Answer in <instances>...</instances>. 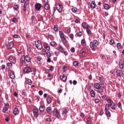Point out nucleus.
<instances>
[{
    "label": "nucleus",
    "instance_id": "nucleus-15",
    "mask_svg": "<svg viewBox=\"0 0 124 124\" xmlns=\"http://www.w3.org/2000/svg\"><path fill=\"white\" fill-rule=\"evenodd\" d=\"M33 113L35 118H37L38 116V109H33Z\"/></svg>",
    "mask_w": 124,
    "mask_h": 124
},
{
    "label": "nucleus",
    "instance_id": "nucleus-44",
    "mask_svg": "<svg viewBox=\"0 0 124 124\" xmlns=\"http://www.w3.org/2000/svg\"><path fill=\"white\" fill-rule=\"evenodd\" d=\"M78 64L79 62H78L77 61H75L73 62V65H74V66H78Z\"/></svg>",
    "mask_w": 124,
    "mask_h": 124
},
{
    "label": "nucleus",
    "instance_id": "nucleus-17",
    "mask_svg": "<svg viewBox=\"0 0 124 124\" xmlns=\"http://www.w3.org/2000/svg\"><path fill=\"white\" fill-rule=\"evenodd\" d=\"M107 101L108 102V105L110 106L111 104H113L114 103V102H113V101L112 100V99H111V98H108L107 99Z\"/></svg>",
    "mask_w": 124,
    "mask_h": 124
},
{
    "label": "nucleus",
    "instance_id": "nucleus-43",
    "mask_svg": "<svg viewBox=\"0 0 124 124\" xmlns=\"http://www.w3.org/2000/svg\"><path fill=\"white\" fill-rule=\"evenodd\" d=\"M34 19H35V16H32L31 17V21H32V23H35Z\"/></svg>",
    "mask_w": 124,
    "mask_h": 124
},
{
    "label": "nucleus",
    "instance_id": "nucleus-61",
    "mask_svg": "<svg viewBox=\"0 0 124 124\" xmlns=\"http://www.w3.org/2000/svg\"><path fill=\"white\" fill-rule=\"evenodd\" d=\"M67 69L66 68V66H63V72H65V71H66Z\"/></svg>",
    "mask_w": 124,
    "mask_h": 124
},
{
    "label": "nucleus",
    "instance_id": "nucleus-7",
    "mask_svg": "<svg viewBox=\"0 0 124 124\" xmlns=\"http://www.w3.org/2000/svg\"><path fill=\"white\" fill-rule=\"evenodd\" d=\"M42 7V6L41 5L40 3H37L35 5V10H36V11H39V10H40V9Z\"/></svg>",
    "mask_w": 124,
    "mask_h": 124
},
{
    "label": "nucleus",
    "instance_id": "nucleus-20",
    "mask_svg": "<svg viewBox=\"0 0 124 124\" xmlns=\"http://www.w3.org/2000/svg\"><path fill=\"white\" fill-rule=\"evenodd\" d=\"M44 7L46 10H50V5H49L48 3L45 4Z\"/></svg>",
    "mask_w": 124,
    "mask_h": 124
},
{
    "label": "nucleus",
    "instance_id": "nucleus-38",
    "mask_svg": "<svg viewBox=\"0 0 124 124\" xmlns=\"http://www.w3.org/2000/svg\"><path fill=\"white\" fill-rule=\"evenodd\" d=\"M7 65L9 69L12 68V63H7Z\"/></svg>",
    "mask_w": 124,
    "mask_h": 124
},
{
    "label": "nucleus",
    "instance_id": "nucleus-55",
    "mask_svg": "<svg viewBox=\"0 0 124 124\" xmlns=\"http://www.w3.org/2000/svg\"><path fill=\"white\" fill-rule=\"evenodd\" d=\"M42 53L43 55H45V54H46V50H45V49H43L42 50Z\"/></svg>",
    "mask_w": 124,
    "mask_h": 124
},
{
    "label": "nucleus",
    "instance_id": "nucleus-39",
    "mask_svg": "<svg viewBox=\"0 0 124 124\" xmlns=\"http://www.w3.org/2000/svg\"><path fill=\"white\" fill-rule=\"evenodd\" d=\"M50 45L52 46H55V45H57V43H56L55 41H52L50 42Z\"/></svg>",
    "mask_w": 124,
    "mask_h": 124
},
{
    "label": "nucleus",
    "instance_id": "nucleus-54",
    "mask_svg": "<svg viewBox=\"0 0 124 124\" xmlns=\"http://www.w3.org/2000/svg\"><path fill=\"white\" fill-rule=\"evenodd\" d=\"M14 9H15V10L17 11L18 10V9H19V7H18V5H16L14 6Z\"/></svg>",
    "mask_w": 124,
    "mask_h": 124
},
{
    "label": "nucleus",
    "instance_id": "nucleus-5",
    "mask_svg": "<svg viewBox=\"0 0 124 124\" xmlns=\"http://www.w3.org/2000/svg\"><path fill=\"white\" fill-rule=\"evenodd\" d=\"M53 115L57 118V119H60L61 118V115H60V112H58V110L57 109H54L53 110Z\"/></svg>",
    "mask_w": 124,
    "mask_h": 124
},
{
    "label": "nucleus",
    "instance_id": "nucleus-56",
    "mask_svg": "<svg viewBox=\"0 0 124 124\" xmlns=\"http://www.w3.org/2000/svg\"><path fill=\"white\" fill-rule=\"evenodd\" d=\"M74 38V35H73V34H70V38H71V39L73 40V38Z\"/></svg>",
    "mask_w": 124,
    "mask_h": 124
},
{
    "label": "nucleus",
    "instance_id": "nucleus-36",
    "mask_svg": "<svg viewBox=\"0 0 124 124\" xmlns=\"http://www.w3.org/2000/svg\"><path fill=\"white\" fill-rule=\"evenodd\" d=\"M82 33L81 31H78L76 34V36H78L80 37V36H82Z\"/></svg>",
    "mask_w": 124,
    "mask_h": 124
},
{
    "label": "nucleus",
    "instance_id": "nucleus-13",
    "mask_svg": "<svg viewBox=\"0 0 124 124\" xmlns=\"http://www.w3.org/2000/svg\"><path fill=\"white\" fill-rule=\"evenodd\" d=\"M124 61L123 60H121L119 62V67L120 69H123V68H124Z\"/></svg>",
    "mask_w": 124,
    "mask_h": 124
},
{
    "label": "nucleus",
    "instance_id": "nucleus-53",
    "mask_svg": "<svg viewBox=\"0 0 124 124\" xmlns=\"http://www.w3.org/2000/svg\"><path fill=\"white\" fill-rule=\"evenodd\" d=\"M81 44L83 46V45H85V40L84 39H82L81 41Z\"/></svg>",
    "mask_w": 124,
    "mask_h": 124
},
{
    "label": "nucleus",
    "instance_id": "nucleus-21",
    "mask_svg": "<svg viewBox=\"0 0 124 124\" xmlns=\"http://www.w3.org/2000/svg\"><path fill=\"white\" fill-rule=\"evenodd\" d=\"M117 76L121 77L123 75V71L122 70H117L116 71Z\"/></svg>",
    "mask_w": 124,
    "mask_h": 124
},
{
    "label": "nucleus",
    "instance_id": "nucleus-22",
    "mask_svg": "<svg viewBox=\"0 0 124 124\" xmlns=\"http://www.w3.org/2000/svg\"><path fill=\"white\" fill-rule=\"evenodd\" d=\"M44 48L47 51H49V50H50V46L48 44L45 43L44 45Z\"/></svg>",
    "mask_w": 124,
    "mask_h": 124
},
{
    "label": "nucleus",
    "instance_id": "nucleus-49",
    "mask_svg": "<svg viewBox=\"0 0 124 124\" xmlns=\"http://www.w3.org/2000/svg\"><path fill=\"white\" fill-rule=\"evenodd\" d=\"M114 43H115V41H114V40L111 39L109 41V44H110V45H113V44H114Z\"/></svg>",
    "mask_w": 124,
    "mask_h": 124
},
{
    "label": "nucleus",
    "instance_id": "nucleus-33",
    "mask_svg": "<svg viewBox=\"0 0 124 124\" xmlns=\"http://www.w3.org/2000/svg\"><path fill=\"white\" fill-rule=\"evenodd\" d=\"M46 111L47 113H51V111H52V108L50 107H48L46 108Z\"/></svg>",
    "mask_w": 124,
    "mask_h": 124
},
{
    "label": "nucleus",
    "instance_id": "nucleus-45",
    "mask_svg": "<svg viewBox=\"0 0 124 124\" xmlns=\"http://www.w3.org/2000/svg\"><path fill=\"white\" fill-rule=\"evenodd\" d=\"M54 31H59V29L58 28V25H54Z\"/></svg>",
    "mask_w": 124,
    "mask_h": 124
},
{
    "label": "nucleus",
    "instance_id": "nucleus-62",
    "mask_svg": "<svg viewBox=\"0 0 124 124\" xmlns=\"http://www.w3.org/2000/svg\"><path fill=\"white\" fill-rule=\"evenodd\" d=\"M104 112L103 111V110H101L100 111V116H102L104 114Z\"/></svg>",
    "mask_w": 124,
    "mask_h": 124
},
{
    "label": "nucleus",
    "instance_id": "nucleus-50",
    "mask_svg": "<svg viewBox=\"0 0 124 124\" xmlns=\"http://www.w3.org/2000/svg\"><path fill=\"white\" fill-rule=\"evenodd\" d=\"M67 114V109H65L63 111H62V114L63 115H65Z\"/></svg>",
    "mask_w": 124,
    "mask_h": 124
},
{
    "label": "nucleus",
    "instance_id": "nucleus-6",
    "mask_svg": "<svg viewBox=\"0 0 124 124\" xmlns=\"http://www.w3.org/2000/svg\"><path fill=\"white\" fill-rule=\"evenodd\" d=\"M14 47V44L13 43V42H10L8 43L6 45V48L8 50H10V49H12Z\"/></svg>",
    "mask_w": 124,
    "mask_h": 124
},
{
    "label": "nucleus",
    "instance_id": "nucleus-4",
    "mask_svg": "<svg viewBox=\"0 0 124 124\" xmlns=\"http://www.w3.org/2000/svg\"><path fill=\"white\" fill-rule=\"evenodd\" d=\"M62 5L59 4H56V8L59 13H62Z\"/></svg>",
    "mask_w": 124,
    "mask_h": 124
},
{
    "label": "nucleus",
    "instance_id": "nucleus-16",
    "mask_svg": "<svg viewBox=\"0 0 124 124\" xmlns=\"http://www.w3.org/2000/svg\"><path fill=\"white\" fill-rule=\"evenodd\" d=\"M90 93L91 95V97H94L95 96V92L93 89L90 90Z\"/></svg>",
    "mask_w": 124,
    "mask_h": 124
},
{
    "label": "nucleus",
    "instance_id": "nucleus-31",
    "mask_svg": "<svg viewBox=\"0 0 124 124\" xmlns=\"http://www.w3.org/2000/svg\"><path fill=\"white\" fill-rule=\"evenodd\" d=\"M58 51L59 52H60V53H63V48L62 47V46H59L58 48Z\"/></svg>",
    "mask_w": 124,
    "mask_h": 124
},
{
    "label": "nucleus",
    "instance_id": "nucleus-30",
    "mask_svg": "<svg viewBox=\"0 0 124 124\" xmlns=\"http://www.w3.org/2000/svg\"><path fill=\"white\" fill-rule=\"evenodd\" d=\"M109 109H110V106H109V105H108V104H107L105 105V111H109Z\"/></svg>",
    "mask_w": 124,
    "mask_h": 124
},
{
    "label": "nucleus",
    "instance_id": "nucleus-60",
    "mask_svg": "<svg viewBox=\"0 0 124 124\" xmlns=\"http://www.w3.org/2000/svg\"><path fill=\"white\" fill-rule=\"evenodd\" d=\"M100 101V100L99 99H95V103H99V102Z\"/></svg>",
    "mask_w": 124,
    "mask_h": 124
},
{
    "label": "nucleus",
    "instance_id": "nucleus-9",
    "mask_svg": "<svg viewBox=\"0 0 124 124\" xmlns=\"http://www.w3.org/2000/svg\"><path fill=\"white\" fill-rule=\"evenodd\" d=\"M60 79L63 82H66V80H67V77L64 75H62L60 76Z\"/></svg>",
    "mask_w": 124,
    "mask_h": 124
},
{
    "label": "nucleus",
    "instance_id": "nucleus-8",
    "mask_svg": "<svg viewBox=\"0 0 124 124\" xmlns=\"http://www.w3.org/2000/svg\"><path fill=\"white\" fill-rule=\"evenodd\" d=\"M82 27L83 29H86V30L87 29L91 28V27L90 26V25H89V24H88L86 22H84L82 24Z\"/></svg>",
    "mask_w": 124,
    "mask_h": 124
},
{
    "label": "nucleus",
    "instance_id": "nucleus-57",
    "mask_svg": "<svg viewBox=\"0 0 124 124\" xmlns=\"http://www.w3.org/2000/svg\"><path fill=\"white\" fill-rule=\"evenodd\" d=\"M37 61L38 62H40L41 61V60H42V58H41V57L40 56H38L37 57Z\"/></svg>",
    "mask_w": 124,
    "mask_h": 124
},
{
    "label": "nucleus",
    "instance_id": "nucleus-2",
    "mask_svg": "<svg viewBox=\"0 0 124 124\" xmlns=\"http://www.w3.org/2000/svg\"><path fill=\"white\" fill-rule=\"evenodd\" d=\"M90 45L92 50L95 51V49L98 45V42H97V40H94L93 42H90Z\"/></svg>",
    "mask_w": 124,
    "mask_h": 124
},
{
    "label": "nucleus",
    "instance_id": "nucleus-32",
    "mask_svg": "<svg viewBox=\"0 0 124 124\" xmlns=\"http://www.w3.org/2000/svg\"><path fill=\"white\" fill-rule=\"evenodd\" d=\"M26 61V59H25V56H22L20 59V62H22V63H24Z\"/></svg>",
    "mask_w": 124,
    "mask_h": 124
},
{
    "label": "nucleus",
    "instance_id": "nucleus-42",
    "mask_svg": "<svg viewBox=\"0 0 124 124\" xmlns=\"http://www.w3.org/2000/svg\"><path fill=\"white\" fill-rule=\"evenodd\" d=\"M27 50L29 52H31V45H27Z\"/></svg>",
    "mask_w": 124,
    "mask_h": 124
},
{
    "label": "nucleus",
    "instance_id": "nucleus-26",
    "mask_svg": "<svg viewBox=\"0 0 124 124\" xmlns=\"http://www.w3.org/2000/svg\"><path fill=\"white\" fill-rule=\"evenodd\" d=\"M10 77L12 80H13L14 78H15V75L14 74V72L12 71V72L10 74Z\"/></svg>",
    "mask_w": 124,
    "mask_h": 124
},
{
    "label": "nucleus",
    "instance_id": "nucleus-35",
    "mask_svg": "<svg viewBox=\"0 0 124 124\" xmlns=\"http://www.w3.org/2000/svg\"><path fill=\"white\" fill-rule=\"evenodd\" d=\"M104 8L106 10H108L110 9V6L107 4H105L104 5Z\"/></svg>",
    "mask_w": 124,
    "mask_h": 124
},
{
    "label": "nucleus",
    "instance_id": "nucleus-12",
    "mask_svg": "<svg viewBox=\"0 0 124 124\" xmlns=\"http://www.w3.org/2000/svg\"><path fill=\"white\" fill-rule=\"evenodd\" d=\"M23 71L25 73H29L31 71V67H25Z\"/></svg>",
    "mask_w": 124,
    "mask_h": 124
},
{
    "label": "nucleus",
    "instance_id": "nucleus-24",
    "mask_svg": "<svg viewBox=\"0 0 124 124\" xmlns=\"http://www.w3.org/2000/svg\"><path fill=\"white\" fill-rule=\"evenodd\" d=\"M46 101L48 104H50V103L52 102V97L50 96H48L47 98H46Z\"/></svg>",
    "mask_w": 124,
    "mask_h": 124
},
{
    "label": "nucleus",
    "instance_id": "nucleus-14",
    "mask_svg": "<svg viewBox=\"0 0 124 124\" xmlns=\"http://www.w3.org/2000/svg\"><path fill=\"white\" fill-rule=\"evenodd\" d=\"M13 113L15 116H17V115H18L19 113V109H18V108H15L14 109Z\"/></svg>",
    "mask_w": 124,
    "mask_h": 124
},
{
    "label": "nucleus",
    "instance_id": "nucleus-58",
    "mask_svg": "<svg viewBox=\"0 0 124 124\" xmlns=\"http://www.w3.org/2000/svg\"><path fill=\"white\" fill-rule=\"evenodd\" d=\"M39 22H40L41 21H43V16H41L38 18Z\"/></svg>",
    "mask_w": 124,
    "mask_h": 124
},
{
    "label": "nucleus",
    "instance_id": "nucleus-19",
    "mask_svg": "<svg viewBox=\"0 0 124 124\" xmlns=\"http://www.w3.org/2000/svg\"><path fill=\"white\" fill-rule=\"evenodd\" d=\"M80 53L82 57H85L86 56V49H85L84 48L82 49L80 51Z\"/></svg>",
    "mask_w": 124,
    "mask_h": 124
},
{
    "label": "nucleus",
    "instance_id": "nucleus-28",
    "mask_svg": "<svg viewBox=\"0 0 124 124\" xmlns=\"http://www.w3.org/2000/svg\"><path fill=\"white\" fill-rule=\"evenodd\" d=\"M109 106H110L112 110H116V105H115V103H113V104H111Z\"/></svg>",
    "mask_w": 124,
    "mask_h": 124
},
{
    "label": "nucleus",
    "instance_id": "nucleus-29",
    "mask_svg": "<svg viewBox=\"0 0 124 124\" xmlns=\"http://www.w3.org/2000/svg\"><path fill=\"white\" fill-rule=\"evenodd\" d=\"M59 35L60 36V38H62V37H64V34L63 33V32L61 31H59Z\"/></svg>",
    "mask_w": 124,
    "mask_h": 124
},
{
    "label": "nucleus",
    "instance_id": "nucleus-25",
    "mask_svg": "<svg viewBox=\"0 0 124 124\" xmlns=\"http://www.w3.org/2000/svg\"><path fill=\"white\" fill-rule=\"evenodd\" d=\"M45 110V106H41L39 107V111L41 112H44Z\"/></svg>",
    "mask_w": 124,
    "mask_h": 124
},
{
    "label": "nucleus",
    "instance_id": "nucleus-1",
    "mask_svg": "<svg viewBox=\"0 0 124 124\" xmlns=\"http://www.w3.org/2000/svg\"><path fill=\"white\" fill-rule=\"evenodd\" d=\"M94 88L97 90L98 93H103V89H105V86H104V83L101 82L100 84L98 82H95L94 83Z\"/></svg>",
    "mask_w": 124,
    "mask_h": 124
},
{
    "label": "nucleus",
    "instance_id": "nucleus-59",
    "mask_svg": "<svg viewBox=\"0 0 124 124\" xmlns=\"http://www.w3.org/2000/svg\"><path fill=\"white\" fill-rule=\"evenodd\" d=\"M55 12H56V8L53 7L52 9V13L53 14H55Z\"/></svg>",
    "mask_w": 124,
    "mask_h": 124
},
{
    "label": "nucleus",
    "instance_id": "nucleus-48",
    "mask_svg": "<svg viewBox=\"0 0 124 124\" xmlns=\"http://www.w3.org/2000/svg\"><path fill=\"white\" fill-rule=\"evenodd\" d=\"M72 11L74 12V13L77 12V8H75V7L72 8Z\"/></svg>",
    "mask_w": 124,
    "mask_h": 124
},
{
    "label": "nucleus",
    "instance_id": "nucleus-23",
    "mask_svg": "<svg viewBox=\"0 0 124 124\" xmlns=\"http://www.w3.org/2000/svg\"><path fill=\"white\" fill-rule=\"evenodd\" d=\"M91 8H95V2L94 1H92L90 5Z\"/></svg>",
    "mask_w": 124,
    "mask_h": 124
},
{
    "label": "nucleus",
    "instance_id": "nucleus-37",
    "mask_svg": "<svg viewBox=\"0 0 124 124\" xmlns=\"http://www.w3.org/2000/svg\"><path fill=\"white\" fill-rule=\"evenodd\" d=\"M22 95H23V97H25L26 95H27V92L25 90H23L22 92Z\"/></svg>",
    "mask_w": 124,
    "mask_h": 124
},
{
    "label": "nucleus",
    "instance_id": "nucleus-10",
    "mask_svg": "<svg viewBox=\"0 0 124 124\" xmlns=\"http://www.w3.org/2000/svg\"><path fill=\"white\" fill-rule=\"evenodd\" d=\"M9 62L11 63H15L16 62V59L13 57H11L8 59Z\"/></svg>",
    "mask_w": 124,
    "mask_h": 124
},
{
    "label": "nucleus",
    "instance_id": "nucleus-41",
    "mask_svg": "<svg viewBox=\"0 0 124 124\" xmlns=\"http://www.w3.org/2000/svg\"><path fill=\"white\" fill-rule=\"evenodd\" d=\"M106 115L107 117H110L111 116V113H110V111L107 110L106 111Z\"/></svg>",
    "mask_w": 124,
    "mask_h": 124
},
{
    "label": "nucleus",
    "instance_id": "nucleus-40",
    "mask_svg": "<svg viewBox=\"0 0 124 124\" xmlns=\"http://www.w3.org/2000/svg\"><path fill=\"white\" fill-rule=\"evenodd\" d=\"M86 31H87V33L89 35L90 34H92V31H91V30H90V29H86Z\"/></svg>",
    "mask_w": 124,
    "mask_h": 124
},
{
    "label": "nucleus",
    "instance_id": "nucleus-63",
    "mask_svg": "<svg viewBox=\"0 0 124 124\" xmlns=\"http://www.w3.org/2000/svg\"><path fill=\"white\" fill-rule=\"evenodd\" d=\"M71 52H72V53H74V52H75V49L74 47L71 48Z\"/></svg>",
    "mask_w": 124,
    "mask_h": 124
},
{
    "label": "nucleus",
    "instance_id": "nucleus-34",
    "mask_svg": "<svg viewBox=\"0 0 124 124\" xmlns=\"http://www.w3.org/2000/svg\"><path fill=\"white\" fill-rule=\"evenodd\" d=\"M61 39L62 43H63V44H64V43L66 42V39H65V37H63L62 38H61Z\"/></svg>",
    "mask_w": 124,
    "mask_h": 124
},
{
    "label": "nucleus",
    "instance_id": "nucleus-27",
    "mask_svg": "<svg viewBox=\"0 0 124 124\" xmlns=\"http://www.w3.org/2000/svg\"><path fill=\"white\" fill-rule=\"evenodd\" d=\"M26 82L27 84H28V85H31V83H32L31 80L29 78H26Z\"/></svg>",
    "mask_w": 124,
    "mask_h": 124
},
{
    "label": "nucleus",
    "instance_id": "nucleus-3",
    "mask_svg": "<svg viewBox=\"0 0 124 124\" xmlns=\"http://www.w3.org/2000/svg\"><path fill=\"white\" fill-rule=\"evenodd\" d=\"M35 45L37 48L38 49H41L42 48V44L41 43V41L40 40H38L37 41L35 42Z\"/></svg>",
    "mask_w": 124,
    "mask_h": 124
},
{
    "label": "nucleus",
    "instance_id": "nucleus-46",
    "mask_svg": "<svg viewBox=\"0 0 124 124\" xmlns=\"http://www.w3.org/2000/svg\"><path fill=\"white\" fill-rule=\"evenodd\" d=\"M117 47L118 49H121L122 48V45L121 44V43H117Z\"/></svg>",
    "mask_w": 124,
    "mask_h": 124
},
{
    "label": "nucleus",
    "instance_id": "nucleus-11",
    "mask_svg": "<svg viewBox=\"0 0 124 124\" xmlns=\"http://www.w3.org/2000/svg\"><path fill=\"white\" fill-rule=\"evenodd\" d=\"M8 108H9V104L7 103L5 105V107L3 108V113H5V112L8 110Z\"/></svg>",
    "mask_w": 124,
    "mask_h": 124
},
{
    "label": "nucleus",
    "instance_id": "nucleus-64",
    "mask_svg": "<svg viewBox=\"0 0 124 124\" xmlns=\"http://www.w3.org/2000/svg\"><path fill=\"white\" fill-rule=\"evenodd\" d=\"M75 23H76V24H79V23H80V20L79 19H76L75 20Z\"/></svg>",
    "mask_w": 124,
    "mask_h": 124
},
{
    "label": "nucleus",
    "instance_id": "nucleus-18",
    "mask_svg": "<svg viewBox=\"0 0 124 124\" xmlns=\"http://www.w3.org/2000/svg\"><path fill=\"white\" fill-rule=\"evenodd\" d=\"M24 58L25 59V61L27 62H31V57L29 55H26L24 57Z\"/></svg>",
    "mask_w": 124,
    "mask_h": 124
},
{
    "label": "nucleus",
    "instance_id": "nucleus-52",
    "mask_svg": "<svg viewBox=\"0 0 124 124\" xmlns=\"http://www.w3.org/2000/svg\"><path fill=\"white\" fill-rule=\"evenodd\" d=\"M21 52H22V49L20 47H18L17 53L18 54H21Z\"/></svg>",
    "mask_w": 124,
    "mask_h": 124
},
{
    "label": "nucleus",
    "instance_id": "nucleus-47",
    "mask_svg": "<svg viewBox=\"0 0 124 124\" xmlns=\"http://www.w3.org/2000/svg\"><path fill=\"white\" fill-rule=\"evenodd\" d=\"M47 58H50L51 57V53L50 52L47 51L46 53Z\"/></svg>",
    "mask_w": 124,
    "mask_h": 124
},
{
    "label": "nucleus",
    "instance_id": "nucleus-51",
    "mask_svg": "<svg viewBox=\"0 0 124 124\" xmlns=\"http://www.w3.org/2000/svg\"><path fill=\"white\" fill-rule=\"evenodd\" d=\"M104 80V78H103V76L99 77V80L100 81H103Z\"/></svg>",
    "mask_w": 124,
    "mask_h": 124
}]
</instances>
